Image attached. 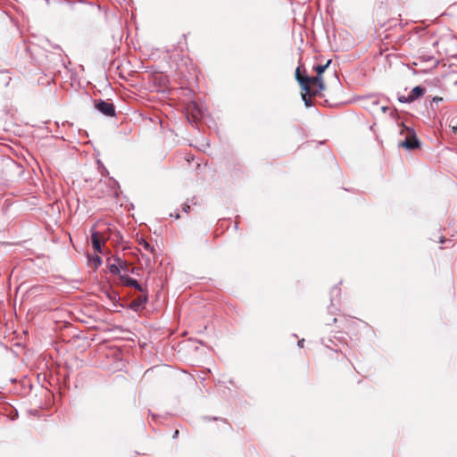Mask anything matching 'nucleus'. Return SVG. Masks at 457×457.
<instances>
[{
    "label": "nucleus",
    "mask_w": 457,
    "mask_h": 457,
    "mask_svg": "<svg viewBox=\"0 0 457 457\" xmlns=\"http://www.w3.org/2000/svg\"><path fill=\"white\" fill-rule=\"evenodd\" d=\"M120 279L123 285L127 287H133L139 292L144 293L145 289L140 284H138V282L136 279L129 278L126 275H120Z\"/></svg>",
    "instance_id": "8"
},
{
    "label": "nucleus",
    "mask_w": 457,
    "mask_h": 457,
    "mask_svg": "<svg viewBox=\"0 0 457 457\" xmlns=\"http://www.w3.org/2000/svg\"><path fill=\"white\" fill-rule=\"evenodd\" d=\"M401 134H405L406 137L404 140L401 141L398 144L400 147H403L408 150H413L420 147V143L418 140L415 132L412 129L403 126L401 130Z\"/></svg>",
    "instance_id": "3"
},
{
    "label": "nucleus",
    "mask_w": 457,
    "mask_h": 457,
    "mask_svg": "<svg viewBox=\"0 0 457 457\" xmlns=\"http://www.w3.org/2000/svg\"><path fill=\"white\" fill-rule=\"evenodd\" d=\"M445 242V238L444 236L439 237V243L443 244Z\"/></svg>",
    "instance_id": "16"
},
{
    "label": "nucleus",
    "mask_w": 457,
    "mask_h": 457,
    "mask_svg": "<svg viewBox=\"0 0 457 457\" xmlns=\"http://www.w3.org/2000/svg\"><path fill=\"white\" fill-rule=\"evenodd\" d=\"M91 238H92V245H93L95 251L97 253H102L101 243L104 242V238L103 237L101 233H99L97 231L92 232Z\"/></svg>",
    "instance_id": "9"
},
{
    "label": "nucleus",
    "mask_w": 457,
    "mask_h": 457,
    "mask_svg": "<svg viewBox=\"0 0 457 457\" xmlns=\"http://www.w3.org/2000/svg\"><path fill=\"white\" fill-rule=\"evenodd\" d=\"M147 301V294L145 290L140 295L137 296L130 302V308L134 311H138L144 308Z\"/></svg>",
    "instance_id": "6"
},
{
    "label": "nucleus",
    "mask_w": 457,
    "mask_h": 457,
    "mask_svg": "<svg viewBox=\"0 0 457 457\" xmlns=\"http://www.w3.org/2000/svg\"><path fill=\"white\" fill-rule=\"evenodd\" d=\"M96 262H101V259L99 257L96 258Z\"/></svg>",
    "instance_id": "19"
},
{
    "label": "nucleus",
    "mask_w": 457,
    "mask_h": 457,
    "mask_svg": "<svg viewBox=\"0 0 457 457\" xmlns=\"http://www.w3.org/2000/svg\"><path fill=\"white\" fill-rule=\"evenodd\" d=\"M452 129L454 133H457V123L455 125H451Z\"/></svg>",
    "instance_id": "15"
},
{
    "label": "nucleus",
    "mask_w": 457,
    "mask_h": 457,
    "mask_svg": "<svg viewBox=\"0 0 457 457\" xmlns=\"http://www.w3.org/2000/svg\"><path fill=\"white\" fill-rule=\"evenodd\" d=\"M138 245L145 251L151 252V253L154 252V247L144 238H140L138 240Z\"/></svg>",
    "instance_id": "10"
},
{
    "label": "nucleus",
    "mask_w": 457,
    "mask_h": 457,
    "mask_svg": "<svg viewBox=\"0 0 457 457\" xmlns=\"http://www.w3.org/2000/svg\"><path fill=\"white\" fill-rule=\"evenodd\" d=\"M95 107L103 114L110 117H113L115 115V107L113 104L104 101V100H98L95 103Z\"/></svg>",
    "instance_id": "4"
},
{
    "label": "nucleus",
    "mask_w": 457,
    "mask_h": 457,
    "mask_svg": "<svg viewBox=\"0 0 457 457\" xmlns=\"http://www.w3.org/2000/svg\"><path fill=\"white\" fill-rule=\"evenodd\" d=\"M295 79L299 82L301 86V95L302 98L307 107L312 105V86H311V79L309 76H303L300 71V68L298 67L295 71Z\"/></svg>",
    "instance_id": "2"
},
{
    "label": "nucleus",
    "mask_w": 457,
    "mask_h": 457,
    "mask_svg": "<svg viewBox=\"0 0 457 457\" xmlns=\"http://www.w3.org/2000/svg\"><path fill=\"white\" fill-rule=\"evenodd\" d=\"M179 435V430H176L173 435V438H176Z\"/></svg>",
    "instance_id": "18"
},
{
    "label": "nucleus",
    "mask_w": 457,
    "mask_h": 457,
    "mask_svg": "<svg viewBox=\"0 0 457 457\" xmlns=\"http://www.w3.org/2000/svg\"><path fill=\"white\" fill-rule=\"evenodd\" d=\"M331 61L328 60L326 64L324 65H317L314 66V71L317 73V76L315 77H310L311 79V86H312V95L313 97L315 96H322L323 92L326 89V86L324 83V80L322 79V74L324 73L325 70L328 68V66L330 64Z\"/></svg>",
    "instance_id": "1"
},
{
    "label": "nucleus",
    "mask_w": 457,
    "mask_h": 457,
    "mask_svg": "<svg viewBox=\"0 0 457 457\" xmlns=\"http://www.w3.org/2000/svg\"><path fill=\"white\" fill-rule=\"evenodd\" d=\"M116 261L118 262V266L120 267V270L124 269V267H126V262H121L120 259H117Z\"/></svg>",
    "instance_id": "13"
},
{
    "label": "nucleus",
    "mask_w": 457,
    "mask_h": 457,
    "mask_svg": "<svg viewBox=\"0 0 457 457\" xmlns=\"http://www.w3.org/2000/svg\"><path fill=\"white\" fill-rule=\"evenodd\" d=\"M189 208H190L189 205L185 204L183 209H184L185 212H187V210Z\"/></svg>",
    "instance_id": "17"
},
{
    "label": "nucleus",
    "mask_w": 457,
    "mask_h": 457,
    "mask_svg": "<svg viewBox=\"0 0 457 457\" xmlns=\"http://www.w3.org/2000/svg\"><path fill=\"white\" fill-rule=\"evenodd\" d=\"M425 94V88L417 86L415 87L408 96H401L399 97V101L402 103H412L415 100L419 99Z\"/></svg>",
    "instance_id": "5"
},
{
    "label": "nucleus",
    "mask_w": 457,
    "mask_h": 457,
    "mask_svg": "<svg viewBox=\"0 0 457 457\" xmlns=\"http://www.w3.org/2000/svg\"><path fill=\"white\" fill-rule=\"evenodd\" d=\"M187 111L188 115H191L193 121H196L202 117V112L195 103H190L187 104ZM187 118L190 120L189 116H187Z\"/></svg>",
    "instance_id": "7"
},
{
    "label": "nucleus",
    "mask_w": 457,
    "mask_h": 457,
    "mask_svg": "<svg viewBox=\"0 0 457 457\" xmlns=\"http://www.w3.org/2000/svg\"><path fill=\"white\" fill-rule=\"evenodd\" d=\"M441 101H443V97H441V96H435L433 98V102L438 103V102H441Z\"/></svg>",
    "instance_id": "14"
},
{
    "label": "nucleus",
    "mask_w": 457,
    "mask_h": 457,
    "mask_svg": "<svg viewBox=\"0 0 457 457\" xmlns=\"http://www.w3.org/2000/svg\"><path fill=\"white\" fill-rule=\"evenodd\" d=\"M109 270H110V272L112 273V274H119L120 273V267L118 266V264H111L109 266Z\"/></svg>",
    "instance_id": "12"
},
{
    "label": "nucleus",
    "mask_w": 457,
    "mask_h": 457,
    "mask_svg": "<svg viewBox=\"0 0 457 457\" xmlns=\"http://www.w3.org/2000/svg\"><path fill=\"white\" fill-rule=\"evenodd\" d=\"M179 44L182 45V46H179L180 52H184L185 50H187V43L186 36H182L181 41H179Z\"/></svg>",
    "instance_id": "11"
}]
</instances>
